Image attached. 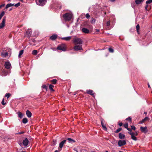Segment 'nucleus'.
I'll list each match as a JSON object with an SVG mask.
<instances>
[{"instance_id":"49530a36","label":"nucleus","mask_w":152,"mask_h":152,"mask_svg":"<svg viewBox=\"0 0 152 152\" xmlns=\"http://www.w3.org/2000/svg\"><path fill=\"white\" fill-rule=\"evenodd\" d=\"M145 121L148 120V117H145L144 119H143Z\"/></svg>"},{"instance_id":"69168bd1","label":"nucleus","mask_w":152,"mask_h":152,"mask_svg":"<svg viewBox=\"0 0 152 152\" xmlns=\"http://www.w3.org/2000/svg\"><path fill=\"white\" fill-rule=\"evenodd\" d=\"M144 113L145 114H147V113L146 112H144Z\"/></svg>"},{"instance_id":"6e6552de","label":"nucleus","mask_w":152,"mask_h":152,"mask_svg":"<svg viewBox=\"0 0 152 152\" xmlns=\"http://www.w3.org/2000/svg\"><path fill=\"white\" fill-rule=\"evenodd\" d=\"M6 21V17H4L2 19L1 23L0 24V29L3 28L4 26Z\"/></svg>"},{"instance_id":"9b49d317","label":"nucleus","mask_w":152,"mask_h":152,"mask_svg":"<svg viewBox=\"0 0 152 152\" xmlns=\"http://www.w3.org/2000/svg\"><path fill=\"white\" fill-rule=\"evenodd\" d=\"M140 130L141 132L144 133H146L148 131L147 128L146 126H145L144 127L141 126L140 127Z\"/></svg>"},{"instance_id":"4468645a","label":"nucleus","mask_w":152,"mask_h":152,"mask_svg":"<svg viewBox=\"0 0 152 152\" xmlns=\"http://www.w3.org/2000/svg\"><path fill=\"white\" fill-rule=\"evenodd\" d=\"M11 65L9 61H7L5 62L4 64V66L7 69H9L11 67Z\"/></svg>"},{"instance_id":"79ce46f5","label":"nucleus","mask_w":152,"mask_h":152,"mask_svg":"<svg viewBox=\"0 0 152 152\" xmlns=\"http://www.w3.org/2000/svg\"><path fill=\"white\" fill-rule=\"evenodd\" d=\"M1 104H2V105H5L6 104V103L4 102V99H3L2 100V101Z\"/></svg>"},{"instance_id":"4c0bfd02","label":"nucleus","mask_w":152,"mask_h":152,"mask_svg":"<svg viewBox=\"0 0 152 152\" xmlns=\"http://www.w3.org/2000/svg\"><path fill=\"white\" fill-rule=\"evenodd\" d=\"M11 95V94L9 93H7L5 95V96L7 97V98H8Z\"/></svg>"},{"instance_id":"8fccbe9b","label":"nucleus","mask_w":152,"mask_h":152,"mask_svg":"<svg viewBox=\"0 0 152 152\" xmlns=\"http://www.w3.org/2000/svg\"><path fill=\"white\" fill-rule=\"evenodd\" d=\"M123 124V123L122 122H121V123H118V124L119 126H121Z\"/></svg>"},{"instance_id":"473e14b6","label":"nucleus","mask_w":152,"mask_h":152,"mask_svg":"<svg viewBox=\"0 0 152 152\" xmlns=\"http://www.w3.org/2000/svg\"><path fill=\"white\" fill-rule=\"evenodd\" d=\"M5 12L4 11L2 12L0 14V18H1L4 15Z\"/></svg>"},{"instance_id":"e2e57ef3","label":"nucleus","mask_w":152,"mask_h":152,"mask_svg":"<svg viewBox=\"0 0 152 152\" xmlns=\"http://www.w3.org/2000/svg\"><path fill=\"white\" fill-rule=\"evenodd\" d=\"M111 1L113 2L114 1H115V0H111Z\"/></svg>"},{"instance_id":"c85d7f7f","label":"nucleus","mask_w":152,"mask_h":152,"mask_svg":"<svg viewBox=\"0 0 152 152\" xmlns=\"http://www.w3.org/2000/svg\"><path fill=\"white\" fill-rule=\"evenodd\" d=\"M140 26L139 24H137L136 26V28L137 30V32L138 34H139V30L140 29Z\"/></svg>"},{"instance_id":"f704fd0d","label":"nucleus","mask_w":152,"mask_h":152,"mask_svg":"<svg viewBox=\"0 0 152 152\" xmlns=\"http://www.w3.org/2000/svg\"><path fill=\"white\" fill-rule=\"evenodd\" d=\"M95 21V19L94 18H92L91 19V23L93 24L94 23Z\"/></svg>"},{"instance_id":"2f4dec72","label":"nucleus","mask_w":152,"mask_h":152,"mask_svg":"<svg viewBox=\"0 0 152 152\" xmlns=\"http://www.w3.org/2000/svg\"><path fill=\"white\" fill-rule=\"evenodd\" d=\"M67 140L69 141V142H75V141L72 139L71 138H67Z\"/></svg>"},{"instance_id":"3c124183","label":"nucleus","mask_w":152,"mask_h":152,"mask_svg":"<svg viewBox=\"0 0 152 152\" xmlns=\"http://www.w3.org/2000/svg\"><path fill=\"white\" fill-rule=\"evenodd\" d=\"M5 5V4H2L0 5V9L2 7H4Z\"/></svg>"},{"instance_id":"ddd939ff","label":"nucleus","mask_w":152,"mask_h":152,"mask_svg":"<svg viewBox=\"0 0 152 152\" xmlns=\"http://www.w3.org/2000/svg\"><path fill=\"white\" fill-rule=\"evenodd\" d=\"M29 141L27 138H25L23 142V143L24 146L27 147Z\"/></svg>"},{"instance_id":"dca6fc26","label":"nucleus","mask_w":152,"mask_h":152,"mask_svg":"<svg viewBox=\"0 0 152 152\" xmlns=\"http://www.w3.org/2000/svg\"><path fill=\"white\" fill-rule=\"evenodd\" d=\"M72 37L71 36H69L66 37H62L61 39L63 40H64L67 41H69L71 39Z\"/></svg>"},{"instance_id":"774afa93","label":"nucleus","mask_w":152,"mask_h":152,"mask_svg":"<svg viewBox=\"0 0 152 152\" xmlns=\"http://www.w3.org/2000/svg\"><path fill=\"white\" fill-rule=\"evenodd\" d=\"M105 152H108V151H105Z\"/></svg>"},{"instance_id":"b1692460","label":"nucleus","mask_w":152,"mask_h":152,"mask_svg":"<svg viewBox=\"0 0 152 152\" xmlns=\"http://www.w3.org/2000/svg\"><path fill=\"white\" fill-rule=\"evenodd\" d=\"M101 125L103 127V128L106 131L107 130V127H106V126H105V125L104 124V123H103L102 120L101 121Z\"/></svg>"},{"instance_id":"0eeeda50","label":"nucleus","mask_w":152,"mask_h":152,"mask_svg":"<svg viewBox=\"0 0 152 152\" xmlns=\"http://www.w3.org/2000/svg\"><path fill=\"white\" fill-rule=\"evenodd\" d=\"M73 48L74 50L76 51L79 50H83L82 48V46L80 45H76Z\"/></svg>"},{"instance_id":"c9c22d12","label":"nucleus","mask_w":152,"mask_h":152,"mask_svg":"<svg viewBox=\"0 0 152 152\" xmlns=\"http://www.w3.org/2000/svg\"><path fill=\"white\" fill-rule=\"evenodd\" d=\"M109 51L110 52L113 53L114 52L113 50L111 48H109L108 49Z\"/></svg>"},{"instance_id":"5701e85b","label":"nucleus","mask_w":152,"mask_h":152,"mask_svg":"<svg viewBox=\"0 0 152 152\" xmlns=\"http://www.w3.org/2000/svg\"><path fill=\"white\" fill-rule=\"evenodd\" d=\"M14 5V4L9 3L7 4L6 6V8L7 9L9 7H12Z\"/></svg>"},{"instance_id":"c756f323","label":"nucleus","mask_w":152,"mask_h":152,"mask_svg":"<svg viewBox=\"0 0 152 152\" xmlns=\"http://www.w3.org/2000/svg\"><path fill=\"white\" fill-rule=\"evenodd\" d=\"M18 116L19 118H21L22 117L23 115H22V113L21 112H18Z\"/></svg>"},{"instance_id":"f3484780","label":"nucleus","mask_w":152,"mask_h":152,"mask_svg":"<svg viewBox=\"0 0 152 152\" xmlns=\"http://www.w3.org/2000/svg\"><path fill=\"white\" fill-rule=\"evenodd\" d=\"M86 93L87 94L92 96H93L94 94V93H93V91L90 89L87 90H86Z\"/></svg>"},{"instance_id":"9d476101","label":"nucleus","mask_w":152,"mask_h":152,"mask_svg":"<svg viewBox=\"0 0 152 152\" xmlns=\"http://www.w3.org/2000/svg\"><path fill=\"white\" fill-rule=\"evenodd\" d=\"M126 141L125 140H119L118 142V144L119 146H121L125 145Z\"/></svg>"},{"instance_id":"c03bdc74","label":"nucleus","mask_w":152,"mask_h":152,"mask_svg":"<svg viewBox=\"0 0 152 152\" xmlns=\"http://www.w3.org/2000/svg\"><path fill=\"white\" fill-rule=\"evenodd\" d=\"M110 21H107V23H106V26H109L110 25Z\"/></svg>"},{"instance_id":"bf43d9fd","label":"nucleus","mask_w":152,"mask_h":152,"mask_svg":"<svg viewBox=\"0 0 152 152\" xmlns=\"http://www.w3.org/2000/svg\"><path fill=\"white\" fill-rule=\"evenodd\" d=\"M148 86L149 88L150 87V86L149 83L148 84Z\"/></svg>"},{"instance_id":"1a4fd4ad","label":"nucleus","mask_w":152,"mask_h":152,"mask_svg":"<svg viewBox=\"0 0 152 152\" xmlns=\"http://www.w3.org/2000/svg\"><path fill=\"white\" fill-rule=\"evenodd\" d=\"M66 141V140H64L61 142L60 143L59 148H58V150L59 151L61 150L64 144L65 143Z\"/></svg>"},{"instance_id":"680f3d73","label":"nucleus","mask_w":152,"mask_h":152,"mask_svg":"<svg viewBox=\"0 0 152 152\" xmlns=\"http://www.w3.org/2000/svg\"><path fill=\"white\" fill-rule=\"evenodd\" d=\"M11 1V0H7V1L8 2L10 1Z\"/></svg>"},{"instance_id":"f257e3e1","label":"nucleus","mask_w":152,"mask_h":152,"mask_svg":"<svg viewBox=\"0 0 152 152\" xmlns=\"http://www.w3.org/2000/svg\"><path fill=\"white\" fill-rule=\"evenodd\" d=\"M1 55L2 57H7L9 54H10V50L8 48L3 49L1 52Z\"/></svg>"},{"instance_id":"20e7f679","label":"nucleus","mask_w":152,"mask_h":152,"mask_svg":"<svg viewBox=\"0 0 152 152\" xmlns=\"http://www.w3.org/2000/svg\"><path fill=\"white\" fill-rule=\"evenodd\" d=\"M73 42L75 45H81L83 43L81 39L78 38H75L73 39Z\"/></svg>"},{"instance_id":"a19ab883","label":"nucleus","mask_w":152,"mask_h":152,"mask_svg":"<svg viewBox=\"0 0 152 152\" xmlns=\"http://www.w3.org/2000/svg\"><path fill=\"white\" fill-rule=\"evenodd\" d=\"M131 129H133L134 130H135L136 129V127H135V126H131Z\"/></svg>"},{"instance_id":"39448f33","label":"nucleus","mask_w":152,"mask_h":152,"mask_svg":"<svg viewBox=\"0 0 152 152\" xmlns=\"http://www.w3.org/2000/svg\"><path fill=\"white\" fill-rule=\"evenodd\" d=\"M46 2V0H38V2H37V3L39 6H43L45 4Z\"/></svg>"},{"instance_id":"e433bc0d","label":"nucleus","mask_w":152,"mask_h":152,"mask_svg":"<svg viewBox=\"0 0 152 152\" xmlns=\"http://www.w3.org/2000/svg\"><path fill=\"white\" fill-rule=\"evenodd\" d=\"M152 2V0H149L147 1L146 2V3L147 4H150Z\"/></svg>"},{"instance_id":"412c9836","label":"nucleus","mask_w":152,"mask_h":152,"mask_svg":"<svg viewBox=\"0 0 152 152\" xmlns=\"http://www.w3.org/2000/svg\"><path fill=\"white\" fill-rule=\"evenodd\" d=\"M26 114L28 117V118L31 117L32 115L31 113V112H30L28 110H27L26 111Z\"/></svg>"},{"instance_id":"7ed1b4c3","label":"nucleus","mask_w":152,"mask_h":152,"mask_svg":"<svg viewBox=\"0 0 152 152\" xmlns=\"http://www.w3.org/2000/svg\"><path fill=\"white\" fill-rule=\"evenodd\" d=\"M66 44L64 43L58 45L57 48V49L63 51H66Z\"/></svg>"},{"instance_id":"338daca9","label":"nucleus","mask_w":152,"mask_h":152,"mask_svg":"<svg viewBox=\"0 0 152 152\" xmlns=\"http://www.w3.org/2000/svg\"><path fill=\"white\" fill-rule=\"evenodd\" d=\"M21 152H26L25 151H22Z\"/></svg>"},{"instance_id":"72a5a7b5","label":"nucleus","mask_w":152,"mask_h":152,"mask_svg":"<svg viewBox=\"0 0 152 152\" xmlns=\"http://www.w3.org/2000/svg\"><path fill=\"white\" fill-rule=\"evenodd\" d=\"M122 129L121 128H118L117 130H116L115 131V133H118Z\"/></svg>"},{"instance_id":"37998d69","label":"nucleus","mask_w":152,"mask_h":152,"mask_svg":"<svg viewBox=\"0 0 152 152\" xmlns=\"http://www.w3.org/2000/svg\"><path fill=\"white\" fill-rule=\"evenodd\" d=\"M86 17L87 19H88L90 17V16L88 13H87L86 14Z\"/></svg>"},{"instance_id":"09e8293b","label":"nucleus","mask_w":152,"mask_h":152,"mask_svg":"<svg viewBox=\"0 0 152 152\" xmlns=\"http://www.w3.org/2000/svg\"><path fill=\"white\" fill-rule=\"evenodd\" d=\"M144 122H145V121L143 119H142V121H140L139 122V123L140 124H142L143 123H144Z\"/></svg>"},{"instance_id":"4d7b16f0","label":"nucleus","mask_w":152,"mask_h":152,"mask_svg":"<svg viewBox=\"0 0 152 152\" xmlns=\"http://www.w3.org/2000/svg\"><path fill=\"white\" fill-rule=\"evenodd\" d=\"M95 30L96 32H99V29H96Z\"/></svg>"},{"instance_id":"423d86ee","label":"nucleus","mask_w":152,"mask_h":152,"mask_svg":"<svg viewBox=\"0 0 152 152\" xmlns=\"http://www.w3.org/2000/svg\"><path fill=\"white\" fill-rule=\"evenodd\" d=\"M128 133L131 135V138L134 141H136L137 140V138L135 137L136 136L134 135L135 133L132 132L131 131L129 132Z\"/></svg>"},{"instance_id":"2eb2a0df","label":"nucleus","mask_w":152,"mask_h":152,"mask_svg":"<svg viewBox=\"0 0 152 152\" xmlns=\"http://www.w3.org/2000/svg\"><path fill=\"white\" fill-rule=\"evenodd\" d=\"M144 0H135V2L137 5L142 4Z\"/></svg>"},{"instance_id":"a878e982","label":"nucleus","mask_w":152,"mask_h":152,"mask_svg":"<svg viewBox=\"0 0 152 152\" xmlns=\"http://www.w3.org/2000/svg\"><path fill=\"white\" fill-rule=\"evenodd\" d=\"M54 87V86L51 84L49 86V88L50 90L52 91H54V90L53 89V88Z\"/></svg>"},{"instance_id":"7c9ffc66","label":"nucleus","mask_w":152,"mask_h":152,"mask_svg":"<svg viewBox=\"0 0 152 152\" xmlns=\"http://www.w3.org/2000/svg\"><path fill=\"white\" fill-rule=\"evenodd\" d=\"M37 51L36 50H34L32 51V54L34 55H36L37 53Z\"/></svg>"},{"instance_id":"5fc2aeb1","label":"nucleus","mask_w":152,"mask_h":152,"mask_svg":"<svg viewBox=\"0 0 152 152\" xmlns=\"http://www.w3.org/2000/svg\"><path fill=\"white\" fill-rule=\"evenodd\" d=\"M148 7V5H146L145 7V8L146 10H147V8Z\"/></svg>"},{"instance_id":"f8f14e48","label":"nucleus","mask_w":152,"mask_h":152,"mask_svg":"<svg viewBox=\"0 0 152 152\" xmlns=\"http://www.w3.org/2000/svg\"><path fill=\"white\" fill-rule=\"evenodd\" d=\"M32 33V30L31 29H28L26 32V35L27 36V37H30L31 36Z\"/></svg>"},{"instance_id":"052dcab7","label":"nucleus","mask_w":152,"mask_h":152,"mask_svg":"<svg viewBox=\"0 0 152 152\" xmlns=\"http://www.w3.org/2000/svg\"><path fill=\"white\" fill-rule=\"evenodd\" d=\"M20 1H21L22 2H23V0H20Z\"/></svg>"},{"instance_id":"f03ea898","label":"nucleus","mask_w":152,"mask_h":152,"mask_svg":"<svg viewBox=\"0 0 152 152\" xmlns=\"http://www.w3.org/2000/svg\"><path fill=\"white\" fill-rule=\"evenodd\" d=\"M63 17L65 21H69L71 19L72 15L71 13H66L63 15Z\"/></svg>"},{"instance_id":"ea45409f","label":"nucleus","mask_w":152,"mask_h":152,"mask_svg":"<svg viewBox=\"0 0 152 152\" xmlns=\"http://www.w3.org/2000/svg\"><path fill=\"white\" fill-rule=\"evenodd\" d=\"M126 120L128 121H129L130 122H131V118L130 117H129L128 118H127Z\"/></svg>"},{"instance_id":"cd10ccee","label":"nucleus","mask_w":152,"mask_h":152,"mask_svg":"<svg viewBox=\"0 0 152 152\" xmlns=\"http://www.w3.org/2000/svg\"><path fill=\"white\" fill-rule=\"evenodd\" d=\"M28 122V119L26 118H24L22 120V122L24 124H26Z\"/></svg>"},{"instance_id":"6ab92c4d","label":"nucleus","mask_w":152,"mask_h":152,"mask_svg":"<svg viewBox=\"0 0 152 152\" xmlns=\"http://www.w3.org/2000/svg\"><path fill=\"white\" fill-rule=\"evenodd\" d=\"M128 124L127 123H125L124 125V126L125 128H126L129 132L131 131V129L128 127Z\"/></svg>"},{"instance_id":"603ef678","label":"nucleus","mask_w":152,"mask_h":152,"mask_svg":"<svg viewBox=\"0 0 152 152\" xmlns=\"http://www.w3.org/2000/svg\"><path fill=\"white\" fill-rule=\"evenodd\" d=\"M24 133V132H18V133H17V134H22L23 133Z\"/></svg>"},{"instance_id":"0e129e2a","label":"nucleus","mask_w":152,"mask_h":152,"mask_svg":"<svg viewBox=\"0 0 152 152\" xmlns=\"http://www.w3.org/2000/svg\"><path fill=\"white\" fill-rule=\"evenodd\" d=\"M54 152H58L57 150H56Z\"/></svg>"},{"instance_id":"864d4df0","label":"nucleus","mask_w":152,"mask_h":152,"mask_svg":"<svg viewBox=\"0 0 152 152\" xmlns=\"http://www.w3.org/2000/svg\"><path fill=\"white\" fill-rule=\"evenodd\" d=\"M15 83L14 82V83H13V84L12 85V87H15Z\"/></svg>"},{"instance_id":"4be33fe9","label":"nucleus","mask_w":152,"mask_h":152,"mask_svg":"<svg viewBox=\"0 0 152 152\" xmlns=\"http://www.w3.org/2000/svg\"><path fill=\"white\" fill-rule=\"evenodd\" d=\"M119 137L120 139H124L125 137V135L121 133H119L118 134Z\"/></svg>"},{"instance_id":"bb28decb","label":"nucleus","mask_w":152,"mask_h":152,"mask_svg":"<svg viewBox=\"0 0 152 152\" xmlns=\"http://www.w3.org/2000/svg\"><path fill=\"white\" fill-rule=\"evenodd\" d=\"M51 82L53 84H55L56 83L57 80L56 79H53L51 80Z\"/></svg>"},{"instance_id":"393cba45","label":"nucleus","mask_w":152,"mask_h":152,"mask_svg":"<svg viewBox=\"0 0 152 152\" xmlns=\"http://www.w3.org/2000/svg\"><path fill=\"white\" fill-rule=\"evenodd\" d=\"M23 50H21L19 52L18 56L19 58H20L21 57V56L23 54Z\"/></svg>"},{"instance_id":"aec40b11","label":"nucleus","mask_w":152,"mask_h":152,"mask_svg":"<svg viewBox=\"0 0 152 152\" xmlns=\"http://www.w3.org/2000/svg\"><path fill=\"white\" fill-rule=\"evenodd\" d=\"M82 31L84 33L88 34L89 33V30L85 28H82Z\"/></svg>"},{"instance_id":"a211bd4d","label":"nucleus","mask_w":152,"mask_h":152,"mask_svg":"<svg viewBox=\"0 0 152 152\" xmlns=\"http://www.w3.org/2000/svg\"><path fill=\"white\" fill-rule=\"evenodd\" d=\"M57 35L56 34H53L50 37V39L53 40H55L57 38Z\"/></svg>"},{"instance_id":"58836bf2","label":"nucleus","mask_w":152,"mask_h":152,"mask_svg":"<svg viewBox=\"0 0 152 152\" xmlns=\"http://www.w3.org/2000/svg\"><path fill=\"white\" fill-rule=\"evenodd\" d=\"M20 3L18 2V3H17L15 4H14V6H15V7H19V6H20Z\"/></svg>"},{"instance_id":"a18cd8bd","label":"nucleus","mask_w":152,"mask_h":152,"mask_svg":"<svg viewBox=\"0 0 152 152\" xmlns=\"http://www.w3.org/2000/svg\"><path fill=\"white\" fill-rule=\"evenodd\" d=\"M57 6L58 7H59L60 9L61 8V5L60 4H58Z\"/></svg>"},{"instance_id":"6e6d98bb","label":"nucleus","mask_w":152,"mask_h":152,"mask_svg":"<svg viewBox=\"0 0 152 152\" xmlns=\"http://www.w3.org/2000/svg\"><path fill=\"white\" fill-rule=\"evenodd\" d=\"M134 135L136 136H137L138 135L137 133L136 132L135 133Z\"/></svg>"},{"instance_id":"de8ad7c7","label":"nucleus","mask_w":152,"mask_h":152,"mask_svg":"<svg viewBox=\"0 0 152 152\" xmlns=\"http://www.w3.org/2000/svg\"><path fill=\"white\" fill-rule=\"evenodd\" d=\"M132 7V8H134L135 7V5L134 3H132L131 4Z\"/></svg>"},{"instance_id":"13d9d810","label":"nucleus","mask_w":152,"mask_h":152,"mask_svg":"<svg viewBox=\"0 0 152 152\" xmlns=\"http://www.w3.org/2000/svg\"><path fill=\"white\" fill-rule=\"evenodd\" d=\"M42 87L44 88H46V86L45 85H44L42 86Z\"/></svg>"}]
</instances>
